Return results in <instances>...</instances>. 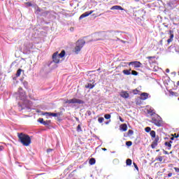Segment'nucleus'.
Here are the masks:
<instances>
[{"label":"nucleus","instance_id":"31","mask_svg":"<svg viewBox=\"0 0 179 179\" xmlns=\"http://www.w3.org/2000/svg\"><path fill=\"white\" fill-rule=\"evenodd\" d=\"M156 160H157L158 162H163V157H158L157 158H156Z\"/></svg>","mask_w":179,"mask_h":179},{"label":"nucleus","instance_id":"57","mask_svg":"<svg viewBox=\"0 0 179 179\" xmlns=\"http://www.w3.org/2000/svg\"><path fill=\"white\" fill-rule=\"evenodd\" d=\"M122 41V43H125V41Z\"/></svg>","mask_w":179,"mask_h":179},{"label":"nucleus","instance_id":"19","mask_svg":"<svg viewBox=\"0 0 179 179\" xmlns=\"http://www.w3.org/2000/svg\"><path fill=\"white\" fill-rule=\"evenodd\" d=\"M57 55L60 57V58H64V57H65V50H62V52L58 54Z\"/></svg>","mask_w":179,"mask_h":179},{"label":"nucleus","instance_id":"40","mask_svg":"<svg viewBox=\"0 0 179 179\" xmlns=\"http://www.w3.org/2000/svg\"><path fill=\"white\" fill-rule=\"evenodd\" d=\"M27 6H32L33 5L30 2L27 3Z\"/></svg>","mask_w":179,"mask_h":179},{"label":"nucleus","instance_id":"39","mask_svg":"<svg viewBox=\"0 0 179 179\" xmlns=\"http://www.w3.org/2000/svg\"><path fill=\"white\" fill-rule=\"evenodd\" d=\"M174 170L176 173H179V168L178 167H174Z\"/></svg>","mask_w":179,"mask_h":179},{"label":"nucleus","instance_id":"41","mask_svg":"<svg viewBox=\"0 0 179 179\" xmlns=\"http://www.w3.org/2000/svg\"><path fill=\"white\" fill-rule=\"evenodd\" d=\"M171 41H173V40L172 39H168L167 40V43H168V44H170V43H171Z\"/></svg>","mask_w":179,"mask_h":179},{"label":"nucleus","instance_id":"11","mask_svg":"<svg viewBox=\"0 0 179 179\" xmlns=\"http://www.w3.org/2000/svg\"><path fill=\"white\" fill-rule=\"evenodd\" d=\"M120 94L123 99H128L129 97V94L127 91H122Z\"/></svg>","mask_w":179,"mask_h":179},{"label":"nucleus","instance_id":"14","mask_svg":"<svg viewBox=\"0 0 179 179\" xmlns=\"http://www.w3.org/2000/svg\"><path fill=\"white\" fill-rule=\"evenodd\" d=\"M120 131H122L123 132H125L128 129V126L127 124H122L120 127Z\"/></svg>","mask_w":179,"mask_h":179},{"label":"nucleus","instance_id":"1","mask_svg":"<svg viewBox=\"0 0 179 179\" xmlns=\"http://www.w3.org/2000/svg\"><path fill=\"white\" fill-rule=\"evenodd\" d=\"M18 141L23 146H30L31 138L30 136L24 133H17Z\"/></svg>","mask_w":179,"mask_h":179},{"label":"nucleus","instance_id":"45","mask_svg":"<svg viewBox=\"0 0 179 179\" xmlns=\"http://www.w3.org/2000/svg\"><path fill=\"white\" fill-rule=\"evenodd\" d=\"M171 176H173V173H169L168 174V177H169V178L171 177Z\"/></svg>","mask_w":179,"mask_h":179},{"label":"nucleus","instance_id":"42","mask_svg":"<svg viewBox=\"0 0 179 179\" xmlns=\"http://www.w3.org/2000/svg\"><path fill=\"white\" fill-rule=\"evenodd\" d=\"M119 119L121 122H124V119H122V117H120Z\"/></svg>","mask_w":179,"mask_h":179},{"label":"nucleus","instance_id":"2","mask_svg":"<svg viewBox=\"0 0 179 179\" xmlns=\"http://www.w3.org/2000/svg\"><path fill=\"white\" fill-rule=\"evenodd\" d=\"M18 92H19L21 100L24 101L22 105L20 103H19V110H24V108H29V106L25 105L26 103H27L28 101L26 100V94L23 92V90L21 87L19 88Z\"/></svg>","mask_w":179,"mask_h":179},{"label":"nucleus","instance_id":"34","mask_svg":"<svg viewBox=\"0 0 179 179\" xmlns=\"http://www.w3.org/2000/svg\"><path fill=\"white\" fill-rule=\"evenodd\" d=\"M138 92H139V90H133L132 91L133 94H138Z\"/></svg>","mask_w":179,"mask_h":179},{"label":"nucleus","instance_id":"6","mask_svg":"<svg viewBox=\"0 0 179 179\" xmlns=\"http://www.w3.org/2000/svg\"><path fill=\"white\" fill-rule=\"evenodd\" d=\"M155 138L154 139L152 145H151V147L152 149H155V148H156V146H157L159 141H160V138H159V136H156L155 137Z\"/></svg>","mask_w":179,"mask_h":179},{"label":"nucleus","instance_id":"18","mask_svg":"<svg viewBox=\"0 0 179 179\" xmlns=\"http://www.w3.org/2000/svg\"><path fill=\"white\" fill-rule=\"evenodd\" d=\"M89 163L91 166H93V164H96V159L94 158H91Z\"/></svg>","mask_w":179,"mask_h":179},{"label":"nucleus","instance_id":"30","mask_svg":"<svg viewBox=\"0 0 179 179\" xmlns=\"http://www.w3.org/2000/svg\"><path fill=\"white\" fill-rule=\"evenodd\" d=\"M151 129H152L150 127H149L145 128V132H150Z\"/></svg>","mask_w":179,"mask_h":179},{"label":"nucleus","instance_id":"13","mask_svg":"<svg viewBox=\"0 0 179 179\" xmlns=\"http://www.w3.org/2000/svg\"><path fill=\"white\" fill-rule=\"evenodd\" d=\"M110 10H124V8L121 6H113L110 8Z\"/></svg>","mask_w":179,"mask_h":179},{"label":"nucleus","instance_id":"29","mask_svg":"<svg viewBox=\"0 0 179 179\" xmlns=\"http://www.w3.org/2000/svg\"><path fill=\"white\" fill-rule=\"evenodd\" d=\"M131 73V75H134V76H138V71H132Z\"/></svg>","mask_w":179,"mask_h":179},{"label":"nucleus","instance_id":"49","mask_svg":"<svg viewBox=\"0 0 179 179\" xmlns=\"http://www.w3.org/2000/svg\"><path fill=\"white\" fill-rule=\"evenodd\" d=\"M108 124H110V122H106V124L108 125Z\"/></svg>","mask_w":179,"mask_h":179},{"label":"nucleus","instance_id":"26","mask_svg":"<svg viewBox=\"0 0 179 179\" xmlns=\"http://www.w3.org/2000/svg\"><path fill=\"white\" fill-rule=\"evenodd\" d=\"M169 34H170V39L173 40L174 38V34H173V31H169Z\"/></svg>","mask_w":179,"mask_h":179},{"label":"nucleus","instance_id":"12","mask_svg":"<svg viewBox=\"0 0 179 179\" xmlns=\"http://www.w3.org/2000/svg\"><path fill=\"white\" fill-rule=\"evenodd\" d=\"M149 97V94L146 92H143L141 94L140 99L141 100H147V99Z\"/></svg>","mask_w":179,"mask_h":179},{"label":"nucleus","instance_id":"58","mask_svg":"<svg viewBox=\"0 0 179 179\" xmlns=\"http://www.w3.org/2000/svg\"><path fill=\"white\" fill-rule=\"evenodd\" d=\"M173 153V152L171 151V152H170V154L171 155Z\"/></svg>","mask_w":179,"mask_h":179},{"label":"nucleus","instance_id":"35","mask_svg":"<svg viewBox=\"0 0 179 179\" xmlns=\"http://www.w3.org/2000/svg\"><path fill=\"white\" fill-rule=\"evenodd\" d=\"M77 130L78 132H80L82 131V128H80V124H78V127H77Z\"/></svg>","mask_w":179,"mask_h":179},{"label":"nucleus","instance_id":"43","mask_svg":"<svg viewBox=\"0 0 179 179\" xmlns=\"http://www.w3.org/2000/svg\"><path fill=\"white\" fill-rule=\"evenodd\" d=\"M50 152H52V149H48L47 150V152L48 153H50Z\"/></svg>","mask_w":179,"mask_h":179},{"label":"nucleus","instance_id":"50","mask_svg":"<svg viewBox=\"0 0 179 179\" xmlns=\"http://www.w3.org/2000/svg\"><path fill=\"white\" fill-rule=\"evenodd\" d=\"M176 136H177V134H175L173 135V138H176Z\"/></svg>","mask_w":179,"mask_h":179},{"label":"nucleus","instance_id":"37","mask_svg":"<svg viewBox=\"0 0 179 179\" xmlns=\"http://www.w3.org/2000/svg\"><path fill=\"white\" fill-rule=\"evenodd\" d=\"M175 51H176V52H178V53H179V47H178V46H176V47H175Z\"/></svg>","mask_w":179,"mask_h":179},{"label":"nucleus","instance_id":"47","mask_svg":"<svg viewBox=\"0 0 179 179\" xmlns=\"http://www.w3.org/2000/svg\"><path fill=\"white\" fill-rule=\"evenodd\" d=\"M88 115H92V112L89 111L88 112Z\"/></svg>","mask_w":179,"mask_h":179},{"label":"nucleus","instance_id":"27","mask_svg":"<svg viewBox=\"0 0 179 179\" xmlns=\"http://www.w3.org/2000/svg\"><path fill=\"white\" fill-rule=\"evenodd\" d=\"M104 118H106V120H110V118H111V115L110 114H106L104 115Z\"/></svg>","mask_w":179,"mask_h":179},{"label":"nucleus","instance_id":"8","mask_svg":"<svg viewBox=\"0 0 179 179\" xmlns=\"http://www.w3.org/2000/svg\"><path fill=\"white\" fill-rule=\"evenodd\" d=\"M59 56L58 55V52H56L52 55L53 62L55 64H59Z\"/></svg>","mask_w":179,"mask_h":179},{"label":"nucleus","instance_id":"21","mask_svg":"<svg viewBox=\"0 0 179 179\" xmlns=\"http://www.w3.org/2000/svg\"><path fill=\"white\" fill-rule=\"evenodd\" d=\"M150 135L151 136V138H156V131L152 130L150 132Z\"/></svg>","mask_w":179,"mask_h":179},{"label":"nucleus","instance_id":"48","mask_svg":"<svg viewBox=\"0 0 179 179\" xmlns=\"http://www.w3.org/2000/svg\"><path fill=\"white\" fill-rule=\"evenodd\" d=\"M102 150L106 152L107 150V148H102Z\"/></svg>","mask_w":179,"mask_h":179},{"label":"nucleus","instance_id":"32","mask_svg":"<svg viewBox=\"0 0 179 179\" xmlns=\"http://www.w3.org/2000/svg\"><path fill=\"white\" fill-rule=\"evenodd\" d=\"M38 122H40V124H43V122H44V119H43V118H39L38 120Z\"/></svg>","mask_w":179,"mask_h":179},{"label":"nucleus","instance_id":"25","mask_svg":"<svg viewBox=\"0 0 179 179\" xmlns=\"http://www.w3.org/2000/svg\"><path fill=\"white\" fill-rule=\"evenodd\" d=\"M21 73H22V69H20L17 71V73H16L17 78H18V76H20Z\"/></svg>","mask_w":179,"mask_h":179},{"label":"nucleus","instance_id":"46","mask_svg":"<svg viewBox=\"0 0 179 179\" xmlns=\"http://www.w3.org/2000/svg\"><path fill=\"white\" fill-rule=\"evenodd\" d=\"M166 73H169L170 72V69H167L166 70Z\"/></svg>","mask_w":179,"mask_h":179},{"label":"nucleus","instance_id":"36","mask_svg":"<svg viewBox=\"0 0 179 179\" xmlns=\"http://www.w3.org/2000/svg\"><path fill=\"white\" fill-rule=\"evenodd\" d=\"M128 134L129 135H133L134 134V131H132L131 129L128 131Z\"/></svg>","mask_w":179,"mask_h":179},{"label":"nucleus","instance_id":"52","mask_svg":"<svg viewBox=\"0 0 179 179\" xmlns=\"http://www.w3.org/2000/svg\"><path fill=\"white\" fill-rule=\"evenodd\" d=\"M171 139V141H174V137H172Z\"/></svg>","mask_w":179,"mask_h":179},{"label":"nucleus","instance_id":"9","mask_svg":"<svg viewBox=\"0 0 179 179\" xmlns=\"http://www.w3.org/2000/svg\"><path fill=\"white\" fill-rule=\"evenodd\" d=\"M43 115H45L46 117H55L58 118V117H59V113L46 112V113H43Z\"/></svg>","mask_w":179,"mask_h":179},{"label":"nucleus","instance_id":"24","mask_svg":"<svg viewBox=\"0 0 179 179\" xmlns=\"http://www.w3.org/2000/svg\"><path fill=\"white\" fill-rule=\"evenodd\" d=\"M112 34H113V36H120V34L119 31H112Z\"/></svg>","mask_w":179,"mask_h":179},{"label":"nucleus","instance_id":"17","mask_svg":"<svg viewBox=\"0 0 179 179\" xmlns=\"http://www.w3.org/2000/svg\"><path fill=\"white\" fill-rule=\"evenodd\" d=\"M86 89H93L94 87V84L88 83L85 85Z\"/></svg>","mask_w":179,"mask_h":179},{"label":"nucleus","instance_id":"55","mask_svg":"<svg viewBox=\"0 0 179 179\" xmlns=\"http://www.w3.org/2000/svg\"><path fill=\"white\" fill-rule=\"evenodd\" d=\"M0 150H2V147L1 146H0Z\"/></svg>","mask_w":179,"mask_h":179},{"label":"nucleus","instance_id":"15","mask_svg":"<svg viewBox=\"0 0 179 179\" xmlns=\"http://www.w3.org/2000/svg\"><path fill=\"white\" fill-rule=\"evenodd\" d=\"M148 114H150L151 117H153V115H156V112L155 111V109H153V108H150L148 110Z\"/></svg>","mask_w":179,"mask_h":179},{"label":"nucleus","instance_id":"28","mask_svg":"<svg viewBox=\"0 0 179 179\" xmlns=\"http://www.w3.org/2000/svg\"><path fill=\"white\" fill-rule=\"evenodd\" d=\"M104 121V117H99L98 122L101 124Z\"/></svg>","mask_w":179,"mask_h":179},{"label":"nucleus","instance_id":"56","mask_svg":"<svg viewBox=\"0 0 179 179\" xmlns=\"http://www.w3.org/2000/svg\"><path fill=\"white\" fill-rule=\"evenodd\" d=\"M134 1H136V2H138L139 0H134Z\"/></svg>","mask_w":179,"mask_h":179},{"label":"nucleus","instance_id":"16","mask_svg":"<svg viewBox=\"0 0 179 179\" xmlns=\"http://www.w3.org/2000/svg\"><path fill=\"white\" fill-rule=\"evenodd\" d=\"M171 143H173V141H170L169 142H165V146H168L169 150L171 149Z\"/></svg>","mask_w":179,"mask_h":179},{"label":"nucleus","instance_id":"5","mask_svg":"<svg viewBox=\"0 0 179 179\" xmlns=\"http://www.w3.org/2000/svg\"><path fill=\"white\" fill-rule=\"evenodd\" d=\"M66 104H85V101L82 99H78L76 98L72 99H67L65 101Z\"/></svg>","mask_w":179,"mask_h":179},{"label":"nucleus","instance_id":"60","mask_svg":"<svg viewBox=\"0 0 179 179\" xmlns=\"http://www.w3.org/2000/svg\"><path fill=\"white\" fill-rule=\"evenodd\" d=\"M62 1H65V0H62Z\"/></svg>","mask_w":179,"mask_h":179},{"label":"nucleus","instance_id":"53","mask_svg":"<svg viewBox=\"0 0 179 179\" xmlns=\"http://www.w3.org/2000/svg\"><path fill=\"white\" fill-rule=\"evenodd\" d=\"M150 58H152V57H148V59H150Z\"/></svg>","mask_w":179,"mask_h":179},{"label":"nucleus","instance_id":"3","mask_svg":"<svg viewBox=\"0 0 179 179\" xmlns=\"http://www.w3.org/2000/svg\"><path fill=\"white\" fill-rule=\"evenodd\" d=\"M85 43L86 42L85 41V40L83 39L78 40L76 43L75 52L76 54H79V52H80V50L83 48V45H85Z\"/></svg>","mask_w":179,"mask_h":179},{"label":"nucleus","instance_id":"54","mask_svg":"<svg viewBox=\"0 0 179 179\" xmlns=\"http://www.w3.org/2000/svg\"><path fill=\"white\" fill-rule=\"evenodd\" d=\"M177 85H178V86H179V81H178Z\"/></svg>","mask_w":179,"mask_h":179},{"label":"nucleus","instance_id":"20","mask_svg":"<svg viewBox=\"0 0 179 179\" xmlns=\"http://www.w3.org/2000/svg\"><path fill=\"white\" fill-rule=\"evenodd\" d=\"M131 69L129 70H123L122 73H124V75H131Z\"/></svg>","mask_w":179,"mask_h":179},{"label":"nucleus","instance_id":"51","mask_svg":"<svg viewBox=\"0 0 179 179\" xmlns=\"http://www.w3.org/2000/svg\"><path fill=\"white\" fill-rule=\"evenodd\" d=\"M178 136H179V135L178 134V135H176V136H175V138H178Z\"/></svg>","mask_w":179,"mask_h":179},{"label":"nucleus","instance_id":"7","mask_svg":"<svg viewBox=\"0 0 179 179\" xmlns=\"http://www.w3.org/2000/svg\"><path fill=\"white\" fill-rule=\"evenodd\" d=\"M128 65L131 66V65H133L134 68H141V65H142V63L138 61L136 62H131L128 63Z\"/></svg>","mask_w":179,"mask_h":179},{"label":"nucleus","instance_id":"59","mask_svg":"<svg viewBox=\"0 0 179 179\" xmlns=\"http://www.w3.org/2000/svg\"><path fill=\"white\" fill-rule=\"evenodd\" d=\"M165 27H167V25H166Z\"/></svg>","mask_w":179,"mask_h":179},{"label":"nucleus","instance_id":"23","mask_svg":"<svg viewBox=\"0 0 179 179\" xmlns=\"http://www.w3.org/2000/svg\"><path fill=\"white\" fill-rule=\"evenodd\" d=\"M51 124V120L43 121V125L48 126Z\"/></svg>","mask_w":179,"mask_h":179},{"label":"nucleus","instance_id":"22","mask_svg":"<svg viewBox=\"0 0 179 179\" xmlns=\"http://www.w3.org/2000/svg\"><path fill=\"white\" fill-rule=\"evenodd\" d=\"M132 164V159H127L126 160V165L127 166H131Z\"/></svg>","mask_w":179,"mask_h":179},{"label":"nucleus","instance_id":"38","mask_svg":"<svg viewBox=\"0 0 179 179\" xmlns=\"http://www.w3.org/2000/svg\"><path fill=\"white\" fill-rule=\"evenodd\" d=\"M134 166L135 169H136L138 171L139 170L138 165H136V164L135 162H134Z\"/></svg>","mask_w":179,"mask_h":179},{"label":"nucleus","instance_id":"4","mask_svg":"<svg viewBox=\"0 0 179 179\" xmlns=\"http://www.w3.org/2000/svg\"><path fill=\"white\" fill-rule=\"evenodd\" d=\"M151 122L152 124H155L157 127H161L162 126V117L159 116V115L156 114L152 116V120Z\"/></svg>","mask_w":179,"mask_h":179},{"label":"nucleus","instance_id":"44","mask_svg":"<svg viewBox=\"0 0 179 179\" xmlns=\"http://www.w3.org/2000/svg\"><path fill=\"white\" fill-rule=\"evenodd\" d=\"M164 155H169V152L164 150Z\"/></svg>","mask_w":179,"mask_h":179},{"label":"nucleus","instance_id":"33","mask_svg":"<svg viewBox=\"0 0 179 179\" xmlns=\"http://www.w3.org/2000/svg\"><path fill=\"white\" fill-rule=\"evenodd\" d=\"M126 145L127 146H132V141H127Z\"/></svg>","mask_w":179,"mask_h":179},{"label":"nucleus","instance_id":"10","mask_svg":"<svg viewBox=\"0 0 179 179\" xmlns=\"http://www.w3.org/2000/svg\"><path fill=\"white\" fill-rule=\"evenodd\" d=\"M93 12H94V10H90V11L85 12L80 16L79 19L81 20V19L87 17V16H90V15H92V13H93Z\"/></svg>","mask_w":179,"mask_h":179}]
</instances>
